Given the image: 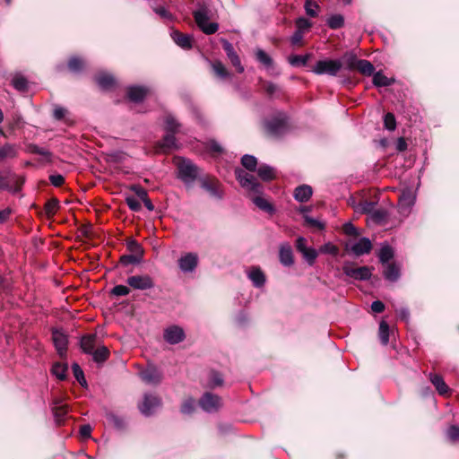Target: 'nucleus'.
I'll return each mask as SVG.
<instances>
[{
    "instance_id": "1",
    "label": "nucleus",
    "mask_w": 459,
    "mask_h": 459,
    "mask_svg": "<svg viewBox=\"0 0 459 459\" xmlns=\"http://www.w3.org/2000/svg\"><path fill=\"white\" fill-rule=\"evenodd\" d=\"M235 174L238 181L241 185L242 187L246 188L255 195L252 196L253 203L262 211L266 212L270 214L274 212V207L271 203H269L265 198H264L261 194L263 191V186L260 185L256 178L245 171L242 169H236Z\"/></svg>"
},
{
    "instance_id": "2",
    "label": "nucleus",
    "mask_w": 459,
    "mask_h": 459,
    "mask_svg": "<svg viewBox=\"0 0 459 459\" xmlns=\"http://www.w3.org/2000/svg\"><path fill=\"white\" fill-rule=\"evenodd\" d=\"M195 21L201 30L211 35L218 30L219 25L216 22H211V11L204 5L200 6L193 13Z\"/></svg>"
},
{
    "instance_id": "3",
    "label": "nucleus",
    "mask_w": 459,
    "mask_h": 459,
    "mask_svg": "<svg viewBox=\"0 0 459 459\" xmlns=\"http://www.w3.org/2000/svg\"><path fill=\"white\" fill-rule=\"evenodd\" d=\"M342 67V63L339 59H323L316 63L312 72L319 75L327 74L336 76Z\"/></svg>"
},
{
    "instance_id": "4",
    "label": "nucleus",
    "mask_w": 459,
    "mask_h": 459,
    "mask_svg": "<svg viewBox=\"0 0 459 459\" xmlns=\"http://www.w3.org/2000/svg\"><path fill=\"white\" fill-rule=\"evenodd\" d=\"M178 169V178L186 184L193 183L198 176V168L189 160H180Z\"/></svg>"
},
{
    "instance_id": "5",
    "label": "nucleus",
    "mask_w": 459,
    "mask_h": 459,
    "mask_svg": "<svg viewBox=\"0 0 459 459\" xmlns=\"http://www.w3.org/2000/svg\"><path fill=\"white\" fill-rule=\"evenodd\" d=\"M265 129L268 134L273 137L282 135L287 131V121L284 115L274 117L265 123Z\"/></svg>"
},
{
    "instance_id": "6",
    "label": "nucleus",
    "mask_w": 459,
    "mask_h": 459,
    "mask_svg": "<svg viewBox=\"0 0 459 459\" xmlns=\"http://www.w3.org/2000/svg\"><path fill=\"white\" fill-rule=\"evenodd\" d=\"M126 282L131 288L139 290H147L154 287L153 279L148 274L130 276Z\"/></svg>"
},
{
    "instance_id": "7",
    "label": "nucleus",
    "mask_w": 459,
    "mask_h": 459,
    "mask_svg": "<svg viewBox=\"0 0 459 459\" xmlns=\"http://www.w3.org/2000/svg\"><path fill=\"white\" fill-rule=\"evenodd\" d=\"M199 404L204 411L211 413L217 411L221 407V399L212 393H205L201 397Z\"/></svg>"
},
{
    "instance_id": "8",
    "label": "nucleus",
    "mask_w": 459,
    "mask_h": 459,
    "mask_svg": "<svg viewBox=\"0 0 459 459\" xmlns=\"http://www.w3.org/2000/svg\"><path fill=\"white\" fill-rule=\"evenodd\" d=\"M201 186L206 190L211 196L221 199L222 197V190L220 182L215 178H204L200 180Z\"/></svg>"
},
{
    "instance_id": "9",
    "label": "nucleus",
    "mask_w": 459,
    "mask_h": 459,
    "mask_svg": "<svg viewBox=\"0 0 459 459\" xmlns=\"http://www.w3.org/2000/svg\"><path fill=\"white\" fill-rule=\"evenodd\" d=\"M344 273L355 280L365 281L371 277V270L368 266L354 268L349 265L343 266Z\"/></svg>"
},
{
    "instance_id": "10",
    "label": "nucleus",
    "mask_w": 459,
    "mask_h": 459,
    "mask_svg": "<svg viewBox=\"0 0 459 459\" xmlns=\"http://www.w3.org/2000/svg\"><path fill=\"white\" fill-rule=\"evenodd\" d=\"M52 340L59 356H65L68 344L67 335L61 330L54 329L52 331Z\"/></svg>"
},
{
    "instance_id": "11",
    "label": "nucleus",
    "mask_w": 459,
    "mask_h": 459,
    "mask_svg": "<svg viewBox=\"0 0 459 459\" xmlns=\"http://www.w3.org/2000/svg\"><path fill=\"white\" fill-rule=\"evenodd\" d=\"M160 400L155 395L145 394L143 398V402L139 405L140 411L145 415L149 416L153 413V411L160 407Z\"/></svg>"
},
{
    "instance_id": "12",
    "label": "nucleus",
    "mask_w": 459,
    "mask_h": 459,
    "mask_svg": "<svg viewBox=\"0 0 459 459\" xmlns=\"http://www.w3.org/2000/svg\"><path fill=\"white\" fill-rule=\"evenodd\" d=\"M99 345L100 339L95 333L83 335L80 341V346L86 354H91Z\"/></svg>"
},
{
    "instance_id": "13",
    "label": "nucleus",
    "mask_w": 459,
    "mask_h": 459,
    "mask_svg": "<svg viewBox=\"0 0 459 459\" xmlns=\"http://www.w3.org/2000/svg\"><path fill=\"white\" fill-rule=\"evenodd\" d=\"M185 338V333L182 328L172 325L164 331V339L170 344H177Z\"/></svg>"
},
{
    "instance_id": "14",
    "label": "nucleus",
    "mask_w": 459,
    "mask_h": 459,
    "mask_svg": "<svg viewBox=\"0 0 459 459\" xmlns=\"http://www.w3.org/2000/svg\"><path fill=\"white\" fill-rule=\"evenodd\" d=\"M198 263V257L194 253H187L178 260V265L184 273L193 272Z\"/></svg>"
},
{
    "instance_id": "15",
    "label": "nucleus",
    "mask_w": 459,
    "mask_h": 459,
    "mask_svg": "<svg viewBox=\"0 0 459 459\" xmlns=\"http://www.w3.org/2000/svg\"><path fill=\"white\" fill-rule=\"evenodd\" d=\"M223 49L225 50L231 64L236 67L237 71L240 74L243 73L244 66L241 65L240 58L234 50L232 44L225 40L223 42Z\"/></svg>"
},
{
    "instance_id": "16",
    "label": "nucleus",
    "mask_w": 459,
    "mask_h": 459,
    "mask_svg": "<svg viewBox=\"0 0 459 459\" xmlns=\"http://www.w3.org/2000/svg\"><path fill=\"white\" fill-rule=\"evenodd\" d=\"M372 249L371 241L368 238H361L351 247V251L356 255L368 254Z\"/></svg>"
},
{
    "instance_id": "17",
    "label": "nucleus",
    "mask_w": 459,
    "mask_h": 459,
    "mask_svg": "<svg viewBox=\"0 0 459 459\" xmlns=\"http://www.w3.org/2000/svg\"><path fill=\"white\" fill-rule=\"evenodd\" d=\"M279 259L280 262L285 266H290L293 264V253L290 244L283 243L280 246Z\"/></svg>"
},
{
    "instance_id": "18",
    "label": "nucleus",
    "mask_w": 459,
    "mask_h": 459,
    "mask_svg": "<svg viewBox=\"0 0 459 459\" xmlns=\"http://www.w3.org/2000/svg\"><path fill=\"white\" fill-rule=\"evenodd\" d=\"M140 377L147 384L156 385L160 383L161 375L158 369L153 367L148 368L140 373Z\"/></svg>"
},
{
    "instance_id": "19",
    "label": "nucleus",
    "mask_w": 459,
    "mask_h": 459,
    "mask_svg": "<svg viewBox=\"0 0 459 459\" xmlns=\"http://www.w3.org/2000/svg\"><path fill=\"white\" fill-rule=\"evenodd\" d=\"M95 81L98 85L105 91L112 89L116 84L115 78L107 73H100L96 75Z\"/></svg>"
},
{
    "instance_id": "20",
    "label": "nucleus",
    "mask_w": 459,
    "mask_h": 459,
    "mask_svg": "<svg viewBox=\"0 0 459 459\" xmlns=\"http://www.w3.org/2000/svg\"><path fill=\"white\" fill-rule=\"evenodd\" d=\"M171 37L175 43L184 49H190L192 48L193 39L188 34H183L178 30L171 33Z\"/></svg>"
},
{
    "instance_id": "21",
    "label": "nucleus",
    "mask_w": 459,
    "mask_h": 459,
    "mask_svg": "<svg viewBox=\"0 0 459 459\" xmlns=\"http://www.w3.org/2000/svg\"><path fill=\"white\" fill-rule=\"evenodd\" d=\"M429 380L440 395H446L450 392L448 385L440 375L429 374Z\"/></svg>"
},
{
    "instance_id": "22",
    "label": "nucleus",
    "mask_w": 459,
    "mask_h": 459,
    "mask_svg": "<svg viewBox=\"0 0 459 459\" xmlns=\"http://www.w3.org/2000/svg\"><path fill=\"white\" fill-rule=\"evenodd\" d=\"M248 278L256 288L263 287L265 283V275L263 271L258 267H253L248 272Z\"/></svg>"
},
{
    "instance_id": "23",
    "label": "nucleus",
    "mask_w": 459,
    "mask_h": 459,
    "mask_svg": "<svg viewBox=\"0 0 459 459\" xmlns=\"http://www.w3.org/2000/svg\"><path fill=\"white\" fill-rule=\"evenodd\" d=\"M148 90L142 86H132L128 88L127 96L134 102L142 101L146 96Z\"/></svg>"
},
{
    "instance_id": "24",
    "label": "nucleus",
    "mask_w": 459,
    "mask_h": 459,
    "mask_svg": "<svg viewBox=\"0 0 459 459\" xmlns=\"http://www.w3.org/2000/svg\"><path fill=\"white\" fill-rule=\"evenodd\" d=\"M313 194L311 186L302 185L298 186L294 191V197L298 202L304 203L309 200Z\"/></svg>"
},
{
    "instance_id": "25",
    "label": "nucleus",
    "mask_w": 459,
    "mask_h": 459,
    "mask_svg": "<svg viewBox=\"0 0 459 459\" xmlns=\"http://www.w3.org/2000/svg\"><path fill=\"white\" fill-rule=\"evenodd\" d=\"M174 134L175 133L168 132V134L163 137L161 143L159 144V149L160 152H168L177 148V143Z\"/></svg>"
},
{
    "instance_id": "26",
    "label": "nucleus",
    "mask_w": 459,
    "mask_h": 459,
    "mask_svg": "<svg viewBox=\"0 0 459 459\" xmlns=\"http://www.w3.org/2000/svg\"><path fill=\"white\" fill-rule=\"evenodd\" d=\"M68 409L67 405L62 403L61 402H56L53 407V413L56 420V422L60 425L64 422L65 416L67 414Z\"/></svg>"
},
{
    "instance_id": "27",
    "label": "nucleus",
    "mask_w": 459,
    "mask_h": 459,
    "mask_svg": "<svg viewBox=\"0 0 459 459\" xmlns=\"http://www.w3.org/2000/svg\"><path fill=\"white\" fill-rule=\"evenodd\" d=\"M91 355L95 362L102 363L108 359L109 351L106 346L100 344Z\"/></svg>"
},
{
    "instance_id": "28",
    "label": "nucleus",
    "mask_w": 459,
    "mask_h": 459,
    "mask_svg": "<svg viewBox=\"0 0 459 459\" xmlns=\"http://www.w3.org/2000/svg\"><path fill=\"white\" fill-rule=\"evenodd\" d=\"M377 203L373 201L363 200L353 205L356 212L370 214L376 207Z\"/></svg>"
},
{
    "instance_id": "29",
    "label": "nucleus",
    "mask_w": 459,
    "mask_h": 459,
    "mask_svg": "<svg viewBox=\"0 0 459 459\" xmlns=\"http://www.w3.org/2000/svg\"><path fill=\"white\" fill-rule=\"evenodd\" d=\"M18 154V151L15 145L13 144H5L0 148V162H2L4 159H13L15 158Z\"/></svg>"
},
{
    "instance_id": "30",
    "label": "nucleus",
    "mask_w": 459,
    "mask_h": 459,
    "mask_svg": "<svg viewBox=\"0 0 459 459\" xmlns=\"http://www.w3.org/2000/svg\"><path fill=\"white\" fill-rule=\"evenodd\" d=\"M257 174L264 181H270L275 178V170L268 165H261L257 169Z\"/></svg>"
},
{
    "instance_id": "31",
    "label": "nucleus",
    "mask_w": 459,
    "mask_h": 459,
    "mask_svg": "<svg viewBox=\"0 0 459 459\" xmlns=\"http://www.w3.org/2000/svg\"><path fill=\"white\" fill-rule=\"evenodd\" d=\"M387 217V212L384 209H373V212L368 215V221L376 223L382 224Z\"/></svg>"
},
{
    "instance_id": "32",
    "label": "nucleus",
    "mask_w": 459,
    "mask_h": 459,
    "mask_svg": "<svg viewBox=\"0 0 459 459\" xmlns=\"http://www.w3.org/2000/svg\"><path fill=\"white\" fill-rule=\"evenodd\" d=\"M255 58L256 60L264 65L266 68H270L273 65V58L263 49L257 48L255 50Z\"/></svg>"
},
{
    "instance_id": "33",
    "label": "nucleus",
    "mask_w": 459,
    "mask_h": 459,
    "mask_svg": "<svg viewBox=\"0 0 459 459\" xmlns=\"http://www.w3.org/2000/svg\"><path fill=\"white\" fill-rule=\"evenodd\" d=\"M357 70L363 75L370 76L374 74L375 67L369 61L360 59Z\"/></svg>"
},
{
    "instance_id": "34",
    "label": "nucleus",
    "mask_w": 459,
    "mask_h": 459,
    "mask_svg": "<svg viewBox=\"0 0 459 459\" xmlns=\"http://www.w3.org/2000/svg\"><path fill=\"white\" fill-rule=\"evenodd\" d=\"M126 248L131 253V255H136L139 259L142 260L143 255V248L137 241L134 239L127 241Z\"/></svg>"
},
{
    "instance_id": "35",
    "label": "nucleus",
    "mask_w": 459,
    "mask_h": 459,
    "mask_svg": "<svg viewBox=\"0 0 459 459\" xmlns=\"http://www.w3.org/2000/svg\"><path fill=\"white\" fill-rule=\"evenodd\" d=\"M394 82V79H390L381 72L373 74V83L377 87L389 86Z\"/></svg>"
},
{
    "instance_id": "36",
    "label": "nucleus",
    "mask_w": 459,
    "mask_h": 459,
    "mask_svg": "<svg viewBox=\"0 0 459 459\" xmlns=\"http://www.w3.org/2000/svg\"><path fill=\"white\" fill-rule=\"evenodd\" d=\"M384 276L390 281H395L399 278V269L394 264H388L384 271Z\"/></svg>"
},
{
    "instance_id": "37",
    "label": "nucleus",
    "mask_w": 459,
    "mask_h": 459,
    "mask_svg": "<svg viewBox=\"0 0 459 459\" xmlns=\"http://www.w3.org/2000/svg\"><path fill=\"white\" fill-rule=\"evenodd\" d=\"M27 151L30 153L39 154V155L43 156L46 159V160L48 162L51 161L52 154L49 151H48L45 148H41L36 144H30L27 147Z\"/></svg>"
},
{
    "instance_id": "38",
    "label": "nucleus",
    "mask_w": 459,
    "mask_h": 459,
    "mask_svg": "<svg viewBox=\"0 0 459 459\" xmlns=\"http://www.w3.org/2000/svg\"><path fill=\"white\" fill-rule=\"evenodd\" d=\"M394 256L393 248L389 245L383 246L378 253V257L381 263L385 264L389 262Z\"/></svg>"
},
{
    "instance_id": "39",
    "label": "nucleus",
    "mask_w": 459,
    "mask_h": 459,
    "mask_svg": "<svg viewBox=\"0 0 459 459\" xmlns=\"http://www.w3.org/2000/svg\"><path fill=\"white\" fill-rule=\"evenodd\" d=\"M241 164L247 169H248L250 171H255L256 169V166H257V160L253 155L245 154L241 158Z\"/></svg>"
},
{
    "instance_id": "40",
    "label": "nucleus",
    "mask_w": 459,
    "mask_h": 459,
    "mask_svg": "<svg viewBox=\"0 0 459 459\" xmlns=\"http://www.w3.org/2000/svg\"><path fill=\"white\" fill-rule=\"evenodd\" d=\"M378 335L382 344L387 345L389 342V325L386 322L382 321L380 323Z\"/></svg>"
},
{
    "instance_id": "41",
    "label": "nucleus",
    "mask_w": 459,
    "mask_h": 459,
    "mask_svg": "<svg viewBox=\"0 0 459 459\" xmlns=\"http://www.w3.org/2000/svg\"><path fill=\"white\" fill-rule=\"evenodd\" d=\"M344 24V18L341 14H334L328 18L327 25L333 30L340 29Z\"/></svg>"
},
{
    "instance_id": "42",
    "label": "nucleus",
    "mask_w": 459,
    "mask_h": 459,
    "mask_svg": "<svg viewBox=\"0 0 459 459\" xmlns=\"http://www.w3.org/2000/svg\"><path fill=\"white\" fill-rule=\"evenodd\" d=\"M51 371L58 379L64 380L66 377L67 366L62 363H56L53 365Z\"/></svg>"
},
{
    "instance_id": "43",
    "label": "nucleus",
    "mask_w": 459,
    "mask_h": 459,
    "mask_svg": "<svg viewBox=\"0 0 459 459\" xmlns=\"http://www.w3.org/2000/svg\"><path fill=\"white\" fill-rule=\"evenodd\" d=\"M223 384L222 376L216 371H211L209 373L208 385L209 387L221 386Z\"/></svg>"
},
{
    "instance_id": "44",
    "label": "nucleus",
    "mask_w": 459,
    "mask_h": 459,
    "mask_svg": "<svg viewBox=\"0 0 459 459\" xmlns=\"http://www.w3.org/2000/svg\"><path fill=\"white\" fill-rule=\"evenodd\" d=\"M12 84L19 91H25L28 88V82L22 75H15L12 80Z\"/></svg>"
},
{
    "instance_id": "45",
    "label": "nucleus",
    "mask_w": 459,
    "mask_h": 459,
    "mask_svg": "<svg viewBox=\"0 0 459 459\" xmlns=\"http://www.w3.org/2000/svg\"><path fill=\"white\" fill-rule=\"evenodd\" d=\"M306 13L310 17H316L318 15L319 5L312 0H307L304 4Z\"/></svg>"
},
{
    "instance_id": "46",
    "label": "nucleus",
    "mask_w": 459,
    "mask_h": 459,
    "mask_svg": "<svg viewBox=\"0 0 459 459\" xmlns=\"http://www.w3.org/2000/svg\"><path fill=\"white\" fill-rule=\"evenodd\" d=\"M59 208V202L57 199L53 198L48 200L45 204V212L48 216H53L56 214Z\"/></svg>"
},
{
    "instance_id": "47",
    "label": "nucleus",
    "mask_w": 459,
    "mask_h": 459,
    "mask_svg": "<svg viewBox=\"0 0 459 459\" xmlns=\"http://www.w3.org/2000/svg\"><path fill=\"white\" fill-rule=\"evenodd\" d=\"M72 369H73V373H74V377L80 383V385L82 386H86L87 385V382L85 380L84 374H83V371L81 368V367L77 363H74L72 365Z\"/></svg>"
},
{
    "instance_id": "48",
    "label": "nucleus",
    "mask_w": 459,
    "mask_h": 459,
    "mask_svg": "<svg viewBox=\"0 0 459 459\" xmlns=\"http://www.w3.org/2000/svg\"><path fill=\"white\" fill-rule=\"evenodd\" d=\"M303 257L306 259V261L308 263V264L312 265L314 264L316 257H317V251L313 247H307L305 251L302 253Z\"/></svg>"
},
{
    "instance_id": "49",
    "label": "nucleus",
    "mask_w": 459,
    "mask_h": 459,
    "mask_svg": "<svg viewBox=\"0 0 459 459\" xmlns=\"http://www.w3.org/2000/svg\"><path fill=\"white\" fill-rule=\"evenodd\" d=\"M68 67L72 72H79L84 67V62L79 57H72L68 62Z\"/></svg>"
},
{
    "instance_id": "50",
    "label": "nucleus",
    "mask_w": 459,
    "mask_h": 459,
    "mask_svg": "<svg viewBox=\"0 0 459 459\" xmlns=\"http://www.w3.org/2000/svg\"><path fill=\"white\" fill-rule=\"evenodd\" d=\"M212 69L213 72L221 78H226L229 76L226 67L220 61H216L212 64Z\"/></svg>"
},
{
    "instance_id": "51",
    "label": "nucleus",
    "mask_w": 459,
    "mask_h": 459,
    "mask_svg": "<svg viewBox=\"0 0 459 459\" xmlns=\"http://www.w3.org/2000/svg\"><path fill=\"white\" fill-rule=\"evenodd\" d=\"M309 58L308 55L299 56L295 55L289 58L290 64L294 66L306 65Z\"/></svg>"
},
{
    "instance_id": "52",
    "label": "nucleus",
    "mask_w": 459,
    "mask_h": 459,
    "mask_svg": "<svg viewBox=\"0 0 459 459\" xmlns=\"http://www.w3.org/2000/svg\"><path fill=\"white\" fill-rule=\"evenodd\" d=\"M347 68L349 70H354L357 69L359 61L360 59H358L355 55L353 54H346L343 56Z\"/></svg>"
},
{
    "instance_id": "53",
    "label": "nucleus",
    "mask_w": 459,
    "mask_h": 459,
    "mask_svg": "<svg viewBox=\"0 0 459 459\" xmlns=\"http://www.w3.org/2000/svg\"><path fill=\"white\" fill-rule=\"evenodd\" d=\"M165 129L169 133H176L178 130L179 124L171 116H168L165 120Z\"/></svg>"
},
{
    "instance_id": "54",
    "label": "nucleus",
    "mask_w": 459,
    "mask_h": 459,
    "mask_svg": "<svg viewBox=\"0 0 459 459\" xmlns=\"http://www.w3.org/2000/svg\"><path fill=\"white\" fill-rule=\"evenodd\" d=\"M385 127L389 131H394L396 128V120L392 113H387L384 117Z\"/></svg>"
},
{
    "instance_id": "55",
    "label": "nucleus",
    "mask_w": 459,
    "mask_h": 459,
    "mask_svg": "<svg viewBox=\"0 0 459 459\" xmlns=\"http://www.w3.org/2000/svg\"><path fill=\"white\" fill-rule=\"evenodd\" d=\"M446 436L452 442L459 441V426L451 425L446 430Z\"/></svg>"
},
{
    "instance_id": "56",
    "label": "nucleus",
    "mask_w": 459,
    "mask_h": 459,
    "mask_svg": "<svg viewBox=\"0 0 459 459\" xmlns=\"http://www.w3.org/2000/svg\"><path fill=\"white\" fill-rule=\"evenodd\" d=\"M126 203L127 206L130 208V210L133 212H139L142 208L140 201L134 196H127L126 198Z\"/></svg>"
},
{
    "instance_id": "57",
    "label": "nucleus",
    "mask_w": 459,
    "mask_h": 459,
    "mask_svg": "<svg viewBox=\"0 0 459 459\" xmlns=\"http://www.w3.org/2000/svg\"><path fill=\"white\" fill-rule=\"evenodd\" d=\"M153 12L164 20L171 21L172 14L164 6H154L152 7Z\"/></svg>"
},
{
    "instance_id": "58",
    "label": "nucleus",
    "mask_w": 459,
    "mask_h": 459,
    "mask_svg": "<svg viewBox=\"0 0 459 459\" xmlns=\"http://www.w3.org/2000/svg\"><path fill=\"white\" fill-rule=\"evenodd\" d=\"M142 260L134 255H124L120 257V263L124 265L139 264Z\"/></svg>"
},
{
    "instance_id": "59",
    "label": "nucleus",
    "mask_w": 459,
    "mask_h": 459,
    "mask_svg": "<svg viewBox=\"0 0 459 459\" xmlns=\"http://www.w3.org/2000/svg\"><path fill=\"white\" fill-rule=\"evenodd\" d=\"M296 26L297 30L304 32V30H308L312 26V22L307 18L299 17L296 20Z\"/></svg>"
},
{
    "instance_id": "60",
    "label": "nucleus",
    "mask_w": 459,
    "mask_h": 459,
    "mask_svg": "<svg viewBox=\"0 0 459 459\" xmlns=\"http://www.w3.org/2000/svg\"><path fill=\"white\" fill-rule=\"evenodd\" d=\"M195 402L194 399L189 398L186 400L181 406V412L184 414H190L195 409Z\"/></svg>"
},
{
    "instance_id": "61",
    "label": "nucleus",
    "mask_w": 459,
    "mask_h": 459,
    "mask_svg": "<svg viewBox=\"0 0 459 459\" xmlns=\"http://www.w3.org/2000/svg\"><path fill=\"white\" fill-rule=\"evenodd\" d=\"M129 292V288L125 285H117L111 290V293L115 296H126Z\"/></svg>"
},
{
    "instance_id": "62",
    "label": "nucleus",
    "mask_w": 459,
    "mask_h": 459,
    "mask_svg": "<svg viewBox=\"0 0 459 459\" xmlns=\"http://www.w3.org/2000/svg\"><path fill=\"white\" fill-rule=\"evenodd\" d=\"M304 220H305L306 223L311 227H315L319 230H322L325 228L324 223H322L321 221H319L312 217H309L308 215H304Z\"/></svg>"
},
{
    "instance_id": "63",
    "label": "nucleus",
    "mask_w": 459,
    "mask_h": 459,
    "mask_svg": "<svg viewBox=\"0 0 459 459\" xmlns=\"http://www.w3.org/2000/svg\"><path fill=\"white\" fill-rule=\"evenodd\" d=\"M320 252L325 253V254L336 255L338 253V248L331 243H326L320 247Z\"/></svg>"
},
{
    "instance_id": "64",
    "label": "nucleus",
    "mask_w": 459,
    "mask_h": 459,
    "mask_svg": "<svg viewBox=\"0 0 459 459\" xmlns=\"http://www.w3.org/2000/svg\"><path fill=\"white\" fill-rule=\"evenodd\" d=\"M66 113L67 110L65 108L56 106L54 108L53 116L56 120H61L65 117Z\"/></svg>"
}]
</instances>
